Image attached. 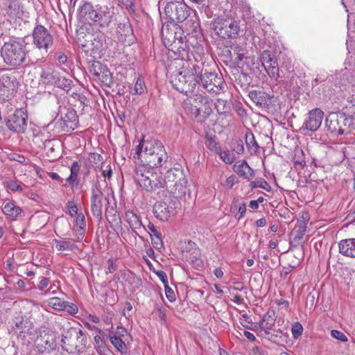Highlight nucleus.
Returning a JSON list of instances; mask_svg holds the SVG:
<instances>
[{
  "label": "nucleus",
  "mask_w": 355,
  "mask_h": 355,
  "mask_svg": "<svg viewBox=\"0 0 355 355\" xmlns=\"http://www.w3.org/2000/svg\"><path fill=\"white\" fill-rule=\"evenodd\" d=\"M162 35L164 46L176 56L175 59L187 58L190 45L194 48L198 44L194 36H189V38L184 40L187 37L180 28H163Z\"/></svg>",
  "instance_id": "nucleus-1"
},
{
  "label": "nucleus",
  "mask_w": 355,
  "mask_h": 355,
  "mask_svg": "<svg viewBox=\"0 0 355 355\" xmlns=\"http://www.w3.org/2000/svg\"><path fill=\"white\" fill-rule=\"evenodd\" d=\"M137 158L152 168L162 166L168 160V155L161 141L142 139L136 148Z\"/></svg>",
  "instance_id": "nucleus-2"
},
{
  "label": "nucleus",
  "mask_w": 355,
  "mask_h": 355,
  "mask_svg": "<svg viewBox=\"0 0 355 355\" xmlns=\"http://www.w3.org/2000/svg\"><path fill=\"white\" fill-rule=\"evenodd\" d=\"M155 168L144 164L137 166L133 178L137 186L148 192L162 188V175Z\"/></svg>",
  "instance_id": "nucleus-3"
},
{
  "label": "nucleus",
  "mask_w": 355,
  "mask_h": 355,
  "mask_svg": "<svg viewBox=\"0 0 355 355\" xmlns=\"http://www.w3.org/2000/svg\"><path fill=\"white\" fill-rule=\"evenodd\" d=\"M27 53L24 42L13 40L5 42L1 50L4 62L13 67H19L25 63Z\"/></svg>",
  "instance_id": "nucleus-4"
},
{
  "label": "nucleus",
  "mask_w": 355,
  "mask_h": 355,
  "mask_svg": "<svg viewBox=\"0 0 355 355\" xmlns=\"http://www.w3.org/2000/svg\"><path fill=\"white\" fill-rule=\"evenodd\" d=\"M87 344V334L78 327H71L62 335V347L69 354L83 352Z\"/></svg>",
  "instance_id": "nucleus-5"
},
{
  "label": "nucleus",
  "mask_w": 355,
  "mask_h": 355,
  "mask_svg": "<svg viewBox=\"0 0 355 355\" xmlns=\"http://www.w3.org/2000/svg\"><path fill=\"white\" fill-rule=\"evenodd\" d=\"M193 69L197 73L199 84H201L205 89L214 94H219L224 87V81L220 76L215 72L208 71L203 69V64H193Z\"/></svg>",
  "instance_id": "nucleus-6"
},
{
  "label": "nucleus",
  "mask_w": 355,
  "mask_h": 355,
  "mask_svg": "<svg viewBox=\"0 0 355 355\" xmlns=\"http://www.w3.org/2000/svg\"><path fill=\"white\" fill-rule=\"evenodd\" d=\"M171 83L173 87L180 92L188 95L193 92L196 85L199 83L197 73L193 69H183L171 76Z\"/></svg>",
  "instance_id": "nucleus-7"
},
{
  "label": "nucleus",
  "mask_w": 355,
  "mask_h": 355,
  "mask_svg": "<svg viewBox=\"0 0 355 355\" xmlns=\"http://www.w3.org/2000/svg\"><path fill=\"white\" fill-rule=\"evenodd\" d=\"M353 125V119L341 112L330 113L325 119V126L335 135L347 134Z\"/></svg>",
  "instance_id": "nucleus-8"
},
{
  "label": "nucleus",
  "mask_w": 355,
  "mask_h": 355,
  "mask_svg": "<svg viewBox=\"0 0 355 355\" xmlns=\"http://www.w3.org/2000/svg\"><path fill=\"white\" fill-rule=\"evenodd\" d=\"M19 86L17 73L12 69L0 71V98L8 101L16 94Z\"/></svg>",
  "instance_id": "nucleus-9"
},
{
  "label": "nucleus",
  "mask_w": 355,
  "mask_h": 355,
  "mask_svg": "<svg viewBox=\"0 0 355 355\" xmlns=\"http://www.w3.org/2000/svg\"><path fill=\"white\" fill-rule=\"evenodd\" d=\"M12 329L23 345L31 343L35 339L36 328L33 322L26 316L17 318Z\"/></svg>",
  "instance_id": "nucleus-10"
},
{
  "label": "nucleus",
  "mask_w": 355,
  "mask_h": 355,
  "mask_svg": "<svg viewBox=\"0 0 355 355\" xmlns=\"http://www.w3.org/2000/svg\"><path fill=\"white\" fill-rule=\"evenodd\" d=\"M114 198L109 195L105 196L98 184H96L92 189L91 196V209L93 215L99 220L102 219L103 208L105 207V215L108 217V207L107 205H110L111 200Z\"/></svg>",
  "instance_id": "nucleus-11"
},
{
  "label": "nucleus",
  "mask_w": 355,
  "mask_h": 355,
  "mask_svg": "<svg viewBox=\"0 0 355 355\" xmlns=\"http://www.w3.org/2000/svg\"><path fill=\"white\" fill-rule=\"evenodd\" d=\"M213 29L222 38H235L239 35V26L232 18L218 17L213 21Z\"/></svg>",
  "instance_id": "nucleus-12"
},
{
  "label": "nucleus",
  "mask_w": 355,
  "mask_h": 355,
  "mask_svg": "<svg viewBox=\"0 0 355 355\" xmlns=\"http://www.w3.org/2000/svg\"><path fill=\"white\" fill-rule=\"evenodd\" d=\"M176 201L171 198L157 201L153 205L155 216L161 221H168L176 214Z\"/></svg>",
  "instance_id": "nucleus-13"
},
{
  "label": "nucleus",
  "mask_w": 355,
  "mask_h": 355,
  "mask_svg": "<svg viewBox=\"0 0 355 355\" xmlns=\"http://www.w3.org/2000/svg\"><path fill=\"white\" fill-rule=\"evenodd\" d=\"M164 12L171 22H182L189 15L188 6L182 1L168 3L164 8Z\"/></svg>",
  "instance_id": "nucleus-14"
},
{
  "label": "nucleus",
  "mask_w": 355,
  "mask_h": 355,
  "mask_svg": "<svg viewBox=\"0 0 355 355\" xmlns=\"http://www.w3.org/2000/svg\"><path fill=\"white\" fill-rule=\"evenodd\" d=\"M28 125V114L24 109H17L6 120V126L14 133H24Z\"/></svg>",
  "instance_id": "nucleus-15"
},
{
  "label": "nucleus",
  "mask_w": 355,
  "mask_h": 355,
  "mask_svg": "<svg viewBox=\"0 0 355 355\" xmlns=\"http://www.w3.org/2000/svg\"><path fill=\"white\" fill-rule=\"evenodd\" d=\"M33 44L46 52L53 44V36L49 30L42 25H37L33 31Z\"/></svg>",
  "instance_id": "nucleus-16"
},
{
  "label": "nucleus",
  "mask_w": 355,
  "mask_h": 355,
  "mask_svg": "<svg viewBox=\"0 0 355 355\" xmlns=\"http://www.w3.org/2000/svg\"><path fill=\"white\" fill-rule=\"evenodd\" d=\"M95 22L102 27H107L113 21L115 15L114 7L112 4L96 5Z\"/></svg>",
  "instance_id": "nucleus-17"
},
{
  "label": "nucleus",
  "mask_w": 355,
  "mask_h": 355,
  "mask_svg": "<svg viewBox=\"0 0 355 355\" xmlns=\"http://www.w3.org/2000/svg\"><path fill=\"white\" fill-rule=\"evenodd\" d=\"M35 346L40 352H49L56 347L55 336L49 330H44L35 339Z\"/></svg>",
  "instance_id": "nucleus-18"
},
{
  "label": "nucleus",
  "mask_w": 355,
  "mask_h": 355,
  "mask_svg": "<svg viewBox=\"0 0 355 355\" xmlns=\"http://www.w3.org/2000/svg\"><path fill=\"white\" fill-rule=\"evenodd\" d=\"M323 117L324 112L320 108L313 109L309 112L302 128L311 132L316 131L320 127Z\"/></svg>",
  "instance_id": "nucleus-19"
},
{
  "label": "nucleus",
  "mask_w": 355,
  "mask_h": 355,
  "mask_svg": "<svg viewBox=\"0 0 355 355\" xmlns=\"http://www.w3.org/2000/svg\"><path fill=\"white\" fill-rule=\"evenodd\" d=\"M49 305L55 310L64 311L71 315H75L78 312V308L76 304L62 300L58 297H51L49 300Z\"/></svg>",
  "instance_id": "nucleus-20"
},
{
  "label": "nucleus",
  "mask_w": 355,
  "mask_h": 355,
  "mask_svg": "<svg viewBox=\"0 0 355 355\" xmlns=\"http://www.w3.org/2000/svg\"><path fill=\"white\" fill-rule=\"evenodd\" d=\"M182 180H187L184 171L180 168H173L167 171L164 178L162 177V182L163 187H166V189L168 186L171 184H176Z\"/></svg>",
  "instance_id": "nucleus-21"
},
{
  "label": "nucleus",
  "mask_w": 355,
  "mask_h": 355,
  "mask_svg": "<svg viewBox=\"0 0 355 355\" xmlns=\"http://www.w3.org/2000/svg\"><path fill=\"white\" fill-rule=\"evenodd\" d=\"M124 220L128 224L131 233L135 237L139 236L138 230L141 228L146 230L145 226L142 225L140 217L132 210L129 209L125 212Z\"/></svg>",
  "instance_id": "nucleus-22"
},
{
  "label": "nucleus",
  "mask_w": 355,
  "mask_h": 355,
  "mask_svg": "<svg viewBox=\"0 0 355 355\" xmlns=\"http://www.w3.org/2000/svg\"><path fill=\"white\" fill-rule=\"evenodd\" d=\"M116 33L120 35V40L128 42L129 44L135 41L133 30L129 20L127 19L123 23H119L116 28Z\"/></svg>",
  "instance_id": "nucleus-23"
},
{
  "label": "nucleus",
  "mask_w": 355,
  "mask_h": 355,
  "mask_svg": "<svg viewBox=\"0 0 355 355\" xmlns=\"http://www.w3.org/2000/svg\"><path fill=\"white\" fill-rule=\"evenodd\" d=\"M60 73L51 66H45L40 73V80L45 85H55Z\"/></svg>",
  "instance_id": "nucleus-24"
},
{
  "label": "nucleus",
  "mask_w": 355,
  "mask_h": 355,
  "mask_svg": "<svg viewBox=\"0 0 355 355\" xmlns=\"http://www.w3.org/2000/svg\"><path fill=\"white\" fill-rule=\"evenodd\" d=\"M339 252L347 257L355 259V238L345 239L338 243Z\"/></svg>",
  "instance_id": "nucleus-25"
},
{
  "label": "nucleus",
  "mask_w": 355,
  "mask_h": 355,
  "mask_svg": "<svg viewBox=\"0 0 355 355\" xmlns=\"http://www.w3.org/2000/svg\"><path fill=\"white\" fill-rule=\"evenodd\" d=\"M78 123L76 112L73 109H67L64 116H61L60 126L73 130Z\"/></svg>",
  "instance_id": "nucleus-26"
},
{
  "label": "nucleus",
  "mask_w": 355,
  "mask_h": 355,
  "mask_svg": "<svg viewBox=\"0 0 355 355\" xmlns=\"http://www.w3.org/2000/svg\"><path fill=\"white\" fill-rule=\"evenodd\" d=\"M277 316L274 311H268L262 317L259 322L261 331H263L266 334H270V331L274 327Z\"/></svg>",
  "instance_id": "nucleus-27"
},
{
  "label": "nucleus",
  "mask_w": 355,
  "mask_h": 355,
  "mask_svg": "<svg viewBox=\"0 0 355 355\" xmlns=\"http://www.w3.org/2000/svg\"><path fill=\"white\" fill-rule=\"evenodd\" d=\"M1 207L3 214L11 218H17L21 216L24 214L22 209L14 202L4 201Z\"/></svg>",
  "instance_id": "nucleus-28"
},
{
  "label": "nucleus",
  "mask_w": 355,
  "mask_h": 355,
  "mask_svg": "<svg viewBox=\"0 0 355 355\" xmlns=\"http://www.w3.org/2000/svg\"><path fill=\"white\" fill-rule=\"evenodd\" d=\"M167 190L175 198H182L189 192L187 188V180H182L180 183L168 186Z\"/></svg>",
  "instance_id": "nucleus-29"
},
{
  "label": "nucleus",
  "mask_w": 355,
  "mask_h": 355,
  "mask_svg": "<svg viewBox=\"0 0 355 355\" xmlns=\"http://www.w3.org/2000/svg\"><path fill=\"white\" fill-rule=\"evenodd\" d=\"M96 6L94 7L89 2L85 1L79 9L80 16L85 18L86 20H91L95 22Z\"/></svg>",
  "instance_id": "nucleus-30"
},
{
  "label": "nucleus",
  "mask_w": 355,
  "mask_h": 355,
  "mask_svg": "<svg viewBox=\"0 0 355 355\" xmlns=\"http://www.w3.org/2000/svg\"><path fill=\"white\" fill-rule=\"evenodd\" d=\"M107 337L118 352L122 354L127 353L128 348L123 338L116 337L113 334V331L111 330H109Z\"/></svg>",
  "instance_id": "nucleus-31"
},
{
  "label": "nucleus",
  "mask_w": 355,
  "mask_h": 355,
  "mask_svg": "<svg viewBox=\"0 0 355 355\" xmlns=\"http://www.w3.org/2000/svg\"><path fill=\"white\" fill-rule=\"evenodd\" d=\"M233 170L239 176L245 178H248L249 176L253 175V171L245 161L237 162L233 166Z\"/></svg>",
  "instance_id": "nucleus-32"
},
{
  "label": "nucleus",
  "mask_w": 355,
  "mask_h": 355,
  "mask_svg": "<svg viewBox=\"0 0 355 355\" xmlns=\"http://www.w3.org/2000/svg\"><path fill=\"white\" fill-rule=\"evenodd\" d=\"M250 98L257 105L265 107L268 105V99L266 94L261 91L252 90L249 92Z\"/></svg>",
  "instance_id": "nucleus-33"
},
{
  "label": "nucleus",
  "mask_w": 355,
  "mask_h": 355,
  "mask_svg": "<svg viewBox=\"0 0 355 355\" xmlns=\"http://www.w3.org/2000/svg\"><path fill=\"white\" fill-rule=\"evenodd\" d=\"M245 144L250 155H255L259 152V146L255 139L254 135L252 132L245 133Z\"/></svg>",
  "instance_id": "nucleus-34"
},
{
  "label": "nucleus",
  "mask_w": 355,
  "mask_h": 355,
  "mask_svg": "<svg viewBox=\"0 0 355 355\" xmlns=\"http://www.w3.org/2000/svg\"><path fill=\"white\" fill-rule=\"evenodd\" d=\"M52 245L58 251H73L76 248L75 243L65 240L53 239L52 241Z\"/></svg>",
  "instance_id": "nucleus-35"
},
{
  "label": "nucleus",
  "mask_w": 355,
  "mask_h": 355,
  "mask_svg": "<svg viewBox=\"0 0 355 355\" xmlns=\"http://www.w3.org/2000/svg\"><path fill=\"white\" fill-rule=\"evenodd\" d=\"M80 169V164H78V162L74 161L72 163L71 168H70L71 174L69 176V178L67 179V182L69 183V184L71 187H73L75 184L76 185L78 184V176Z\"/></svg>",
  "instance_id": "nucleus-36"
},
{
  "label": "nucleus",
  "mask_w": 355,
  "mask_h": 355,
  "mask_svg": "<svg viewBox=\"0 0 355 355\" xmlns=\"http://www.w3.org/2000/svg\"><path fill=\"white\" fill-rule=\"evenodd\" d=\"M59 145L60 143L58 140L48 139L46 141L43 149L46 150V153L49 156H51L55 153V149L59 147Z\"/></svg>",
  "instance_id": "nucleus-37"
},
{
  "label": "nucleus",
  "mask_w": 355,
  "mask_h": 355,
  "mask_svg": "<svg viewBox=\"0 0 355 355\" xmlns=\"http://www.w3.org/2000/svg\"><path fill=\"white\" fill-rule=\"evenodd\" d=\"M218 155L225 164H231L236 159L234 153L230 152L229 150H222L220 149L218 151Z\"/></svg>",
  "instance_id": "nucleus-38"
},
{
  "label": "nucleus",
  "mask_w": 355,
  "mask_h": 355,
  "mask_svg": "<svg viewBox=\"0 0 355 355\" xmlns=\"http://www.w3.org/2000/svg\"><path fill=\"white\" fill-rule=\"evenodd\" d=\"M216 109L219 114H226L230 111V106L226 101L218 99L216 104Z\"/></svg>",
  "instance_id": "nucleus-39"
},
{
  "label": "nucleus",
  "mask_w": 355,
  "mask_h": 355,
  "mask_svg": "<svg viewBox=\"0 0 355 355\" xmlns=\"http://www.w3.org/2000/svg\"><path fill=\"white\" fill-rule=\"evenodd\" d=\"M104 67L100 62L94 61L89 67V71L96 78H101Z\"/></svg>",
  "instance_id": "nucleus-40"
},
{
  "label": "nucleus",
  "mask_w": 355,
  "mask_h": 355,
  "mask_svg": "<svg viewBox=\"0 0 355 355\" xmlns=\"http://www.w3.org/2000/svg\"><path fill=\"white\" fill-rule=\"evenodd\" d=\"M146 92V87L144 80L141 78H138L131 92L132 94H143Z\"/></svg>",
  "instance_id": "nucleus-41"
},
{
  "label": "nucleus",
  "mask_w": 355,
  "mask_h": 355,
  "mask_svg": "<svg viewBox=\"0 0 355 355\" xmlns=\"http://www.w3.org/2000/svg\"><path fill=\"white\" fill-rule=\"evenodd\" d=\"M205 145L207 148L218 154V151L221 149L218 142L211 137H207L205 141Z\"/></svg>",
  "instance_id": "nucleus-42"
},
{
  "label": "nucleus",
  "mask_w": 355,
  "mask_h": 355,
  "mask_svg": "<svg viewBox=\"0 0 355 355\" xmlns=\"http://www.w3.org/2000/svg\"><path fill=\"white\" fill-rule=\"evenodd\" d=\"M48 139L45 137V135L44 133L38 132L37 134L34 135L33 142L34 144L39 148H43L46 141H47Z\"/></svg>",
  "instance_id": "nucleus-43"
},
{
  "label": "nucleus",
  "mask_w": 355,
  "mask_h": 355,
  "mask_svg": "<svg viewBox=\"0 0 355 355\" xmlns=\"http://www.w3.org/2000/svg\"><path fill=\"white\" fill-rule=\"evenodd\" d=\"M72 83V81L68 78H66L64 77H61L59 75L58 80L57 81L55 86L58 87L62 88L64 90H69L71 88V85Z\"/></svg>",
  "instance_id": "nucleus-44"
},
{
  "label": "nucleus",
  "mask_w": 355,
  "mask_h": 355,
  "mask_svg": "<svg viewBox=\"0 0 355 355\" xmlns=\"http://www.w3.org/2000/svg\"><path fill=\"white\" fill-rule=\"evenodd\" d=\"M123 275L127 277L126 281L130 284H136L137 286L140 285L141 279L135 276V274L130 270H126Z\"/></svg>",
  "instance_id": "nucleus-45"
},
{
  "label": "nucleus",
  "mask_w": 355,
  "mask_h": 355,
  "mask_svg": "<svg viewBox=\"0 0 355 355\" xmlns=\"http://www.w3.org/2000/svg\"><path fill=\"white\" fill-rule=\"evenodd\" d=\"M231 148L233 151L236 152L239 155H241L244 152L243 143L240 139L234 140Z\"/></svg>",
  "instance_id": "nucleus-46"
},
{
  "label": "nucleus",
  "mask_w": 355,
  "mask_h": 355,
  "mask_svg": "<svg viewBox=\"0 0 355 355\" xmlns=\"http://www.w3.org/2000/svg\"><path fill=\"white\" fill-rule=\"evenodd\" d=\"M275 60L276 59L270 51H263L261 54L262 65H265L268 62H272Z\"/></svg>",
  "instance_id": "nucleus-47"
},
{
  "label": "nucleus",
  "mask_w": 355,
  "mask_h": 355,
  "mask_svg": "<svg viewBox=\"0 0 355 355\" xmlns=\"http://www.w3.org/2000/svg\"><path fill=\"white\" fill-rule=\"evenodd\" d=\"M303 327L300 322H295L291 328L293 337L295 339L298 338L302 334Z\"/></svg>",
  "instance_id": "nucleus-48"
},
{
  "label": "nucleus",
  "mask_w": 355,
  "mask_h": 355,
  "mask_svg": "<svg viewBox=\"0 0 355 355\" xmlns=\"http://www.w3.org/2000/svg\"><path fill=\"white\" fill-rule=\"evenodd\" d=\"M266 71L270 78H272L276 80L279 77V68L278 64H275L272 67L266 68Z\"/></svg>",
  "instance_id": "nucleus-49"
},
{
  "label": "nucleus",
  "mask_w": 355,
  "mask_h": 355,
  "mask_svg": "<svg viewBox=\"0 0 355 355\" xmlns=\"http://www.w3.org/2000/svg\"><path fill=\"white\" fill-rule=\"evenodd\" d=\"M331 336L341 342L346 343L347 342L348 339L346 335L343 333L342 331H340L338 330L333 329L331 331Z\"/></svg>",
  "instance_id": "nucleus-50"
},
{
  "label": "nucleus",
  "mask_w": 355,
  "mask_h": 355,
  "mask_svg": "<svg viewBox=\"0 0 355 355\" xmlns=\"http://www.w3.org/2000/svg\"><path fill=\"white\" fill-rule=\"evenodd\" d=\"M102 82L105 83L106 85H110L112 83V76L109 69L105 67L103 69V71H102V76L101 78H98Z\"/></svg>",
  "instance_id": "nucleus-51"
},
{
  "label": "nucleus",
  "mask_w": 355,
  "mask_h": 355,
  "mask_svg": "<svg viewBox=\"0 0 355 355\" xmlns=\"http://www.w3.org/2000/svg\"><path fill=\"white\" fill-rule=\"evenodd\" d=\"M67 208L68 209V214L71 216H75L76 215L77 216L78 214V207L77 205L75 204V202L73 201H69L67 204Z\"/></svg>",
  "instance_id": "nucleus-52"
},
{
  "label": "nucleus",
  "mask_w": 355,
  "mask_h": 355,
  "mask_svg": "<svg viewBox=\"0 0 355 355\" xmlns=\"http://www.w3.org/2000/svg\"><path fill=\"white\" fill-rule=\"evenodd\" d=\"M118 268V263L116 260H114L113 259H109L107 260V270L105 272L106 274L107 273H113Z\"/></svg>",
  "instance_id": "nucleus-53"
},
{
  "label": "nucleus",
  "mask_w": 355,
  "mask_h": 355,
  "mask_svg": "<svg viewBox=\"0 0 355 355\" xmlns=\"http://www.w3.org/2000/svg\"><path fill=\"white\" fill-rule=\"evenodd\" d=\"M122 3L130 14H133L135 12V5L134 0H122Z\"/></svg>",
  "instance_id": "nucleus-54"
},
{
  "label": "nucleus",
  "mask_w": 355,
  "mask_h": 355,
  "mask_svg": "<svg viewBox=\"0 0 355 355\" xmlns=\"http://www.w3.org/2000/svg\"><path fill=\"white\" fill-rule=\"evenodd\" d=\"M151 241L153 246L156 249H161L163 248V242L162 239V234L156 236H152Z\"/></svg>",
  "instance_id": "nucleus-55"
},
{
  "label": "nucleus",
  "mask_w": 355,
  "mask_h": 355,
  "mask_svg": "<svg viewBox=\"0 0 355 355\" xmlns=\"http://www.w3.org/2000/svg\"><path fill=\"white\" fill-rule=\"evenodd\" d=\"M113 334L114 336H116V337L122 338L124 339V338L128 336V334L125 328L122 326H118L116 329L114 331H113Z\"/></svg>",
  "instance_id": "nucleus-56"
},
{
  "label": "nucleus",
  "mask_w": 355,
  "mask_h": 355,
  "mask_svg": "<svg viewBox=\"0 0 355 355\" xmlns=\"http://www.w3.org/2000/svg\"><path fill=\"white\" fill-rule=\"evenodd\" d=\"M85 227H74L73 231L75 232V235L77 237V240L80 241L83 240L85 234Z\"/></svg>",
  "instance_id": "nucleus-57"
},
{
  "label": "nucleus",
  "mask_w": 355,
  "mask_h": 355,
  "mask_svg": "<svg viewBox=\"0 0 355 355\" xmlns=\"http://www.w3.org/2000/svg\"><path fill=\"white\" fill-rule=\"evenodd\" d=\"M239 321L241 324L246 329L249 327L252 322L250 317L246 313H244L241 315V317L239 318Z\"/></svg>",
  "instance_id": "nucleus-58"
},
{
  "label": "nucleus",
  "mask_w": 355,
  "mask_h": 355,
  "mask_svg": "<svg viewBox=\"0 0 355 355\" xmlns=\"http://www.w3.org/2000/svg\"><path fill=\"white\" fill-rule=\"evenodd\" d=\"M74 227H86L85 217L83 214L80 213L76 216Z\"/></svg>",
  "instance_id": "nucleus-59"
},
{
  "label": "nucleus",
  "mask_w": 355,
  "mask_h": 355,
  "mask_svg": "<svg viewBox=\"0 0 355 355\" xmlns=\"http://www.w3.org/2000/svg\"><path fill=\"white\" fill-rule=\"evenodd\" d=\"M164 289L167 299L171 302H174L175 300V295L173 289L168 285H166Z\"/></svg>",
  "instance_id": "nucleus-60"
},
{
  "label": "nucleus",
  "mask_w": 355,
  "mask_h": 355,
  "mask_svg": "<svg viewBox=\"0 0 355 355\" xmlns=\"http://www.w3.org/2000/svg\"><path fill=\"white\" fill-rule=\"evenodd\" d=\"M8 187L12 191H22V186L15 181H10L8 183Z\"/></svg>",
  "instance_id": "nucleus-61"
},
{
  "label": "nucleus",
  "mask_w": 355,
  "mask_h": 355,
  "mask_svg": "<svg viewBox=\"0 0 355 355\" xmlns=\"http://www.w3.org/2000/svg\"><path fill=\"white\" fill-rule=\"evenodd\" d=\"M50 283V279L46 277H42L41 279L39 282V284L37 285V288L42 291H44L47 286H49Z\"/></svg>",
  "instance_id": "nucleus-62"
},
{
  "label": "nucleus",
  "mask_w": 355,
  "mask_h": 355,
  "mask_svg": "<svg viewBox=\"0 0 355 355\" xmlns=\"http://www.w3.org/2000/svg\"><path fill=\"white\" fill-rule=\"evenodd\" d=\"M147 227L149 230V234L150 237L162 234L161 232L157 229V227L151 223H149Z\"/></svg>",
  "instance_id": "nucleus-63"
},
{
  "label": "nucleus",
  "mask_w": 355,
  "mask_h": 355,
  "mask_svg": "<svg viewBox=\"0 0 355 355\" xmlns=\"http://www.w3.org/2000/svg\"><path fill=\"white\" fill-rule=\"evenodd\" d=\"M193 102L196 104H205L207 101V99L203 96L202 94H196L193 95Z\"/></svg>",
  "instance_id": "nucleus-64"
}]
</instances>
